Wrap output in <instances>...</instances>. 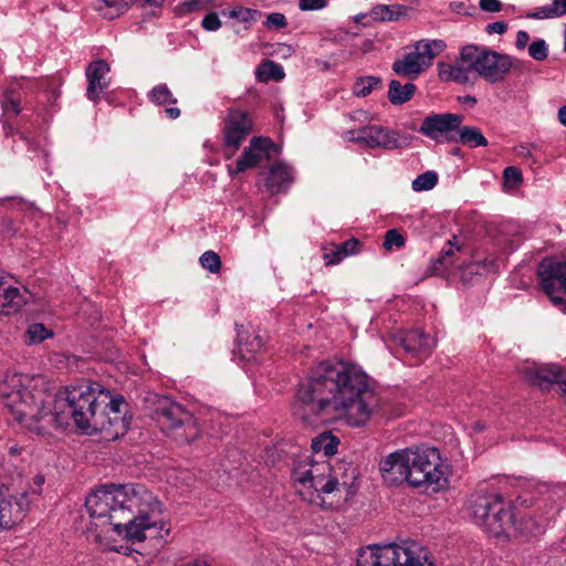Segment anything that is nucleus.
<instances>
[{"label":"nucleus","instance_id":"1","mask_svg":"<svg viewBox=\"0 0 566 566\" xmlns=\"http://www.w3.org/2000/svg\"><path fill=\"white\" fill-rule=\"evenodd\" d=\"M380 405L377 382L359 366L322 361L300 386L292 411L302 421L317 417L323 424H366L374 420Z\"/></svg>","mask_w":566,"mask_h":566},{"label":"nucleus","instance_id":"2","mask_svg":"<svg viewBox=\"0 0 566 566\" xmlns=\"http://www.w3.org/2000/svg\"><path fill=\"white\" fill-rule=\"evenodd\" d=\"M109 395L98 384L82 380L48 394L40 375L7 374L0 382V398L13 421H44L48 424H90L96 413L98 394Z\"/></svg>","mask_w":566,"mask_h":566},{"label":"nucleus","instance_id":"3","mask_svg":"<svg viewBox=\"0 0 566 566\" xmlns=\"http://www.w3.org/2000/svg\"><path fill=\"white\" fill-rule=\"evenodd\" d=\"M85 506L91 518L88 531L103 549L118 552L103 542L112 535L142 542L148 532H169L161 518V502L143 484L102 485L86 497Z\"/></svg>","mask_w":566,"mask_h":566},{"label":"nucleus","instance_id":"4","mask_svg":"<svg viewBox=\"0 0 566 566\" xmlns=\"http://www.w3.org/2000/svg\"><path fill=\"white\" fill-rule=\"evenodd\" d=\"M355 469L350 475L345 464L333 467L328 460L302 455L293 463L292 480L296 493L306 502L334 510L354 494Z\"/></svg>","mask_w":566,"mask_h":566},{"label":"nucleus","instance_id":"5","mask_svg":"<svg viewBox=\"0 0 566 566\" xmlns=\"http://www.w3.org/2000/svg\"><path fill=\"white\" fill-rule=\"evenodd\" d=\"M411 488L439 492L448 488L451 468L447 459L436 447L421 446L409 448Z\"/></svg>","mask_w":566,"mask_h":566},{"label":"nucleus","instance_id":"6","mask_svg":"<svg viewBox=\"0 0 566 566\" xmlns=\"http://www.w3.org/2000/svg\"><path fill=\"white\" fill-rule=\"evenodd\" d=\"M468 510L476 525L493 536L505 534L514 526L511 503L496 493H474L468 500Z\"/></svg>","mask_w":566,"mask_h":566},{"label":"nucleus","instance_id":"7","mask_svg":"<svg viewBox=\"0 0 566 566\" xmlns=\"http://www.w3.org/2000/svg\"><path fill=\"white\" fill-rule=\"evenodd\" d=\"M356 566H436L426 549L413 541L359 549Z\"/></svg>","mask_w":566,"mask_h":566},{"label":"nucleus","instance_id":"8","mask_svg":"<svg viewBox=\"0 0 566 566\" xmlns=\"http://www.w3.org/2000/svg\"><path fill=\"white\" fill-rule=\"evenodd\" d=\"M461 59L489 83L503 81L513 65L510 55L485 48L480 49L475 45L464 46L461 51Z\"/></svg>","mask_w":566,"mask_h":566},{"label":"nucleus","instance_id":"9","mask_svg":"<svg viewBox=\"0 0 566 566\" xmlns=\"http://www.w3.org/2000/svg\"><path fill=\"white\" fill-rule=\"evenodd\" d=\"M447 48L443 40L422 39L413 44V50L397 59L392 71L402 77L416 80L433 63V60Z\"/></svg>","mask_w":566,"mask_h":566},{"label":"nucleus","instance_id":"10","mask_svg":"<svg viewBox=\"0 0 566 566\" xmlns=\"http://www.w3.org/2000/svg\"><path fill=\"white\" fill-rule=\"evenodd\" d=\"M537 275L541 286L551 302L566 313V260L545 258L541 261Z\"/></svg>","mask_w":566,"mask_h":566},{"label":"nucleus","instance_id":"11","mask_svg":"<svg viewBox=\"0 0 566 566\" xmlns=\"http://www.w3.org/2000/svg\"><path fill=\"white\" fill-rule=\"evenodd\" d=\"M29 506L27 492L9 494L4 482L0 480V532L12 530L20 524L24 520Z\"/></svg>","mask_w":566,"mask_h":566},{"label":"nucleus","instance_id":"12","mask_svg":"<svg viewBox=\"0 0 566 566\" xmlns=\"http://www.w3.org/2000/svg\"><path fill=\"white\" fill-rule=\"evenodd\" d=\"M464 117L454 113H432L422 119L419 133L436 142H455L452 133L459 129Z\"/></svg>","mask_w":566,"mask_h":566},{"label":"nucleus","instance_id":"13","mask_svg":"<svg viewBox=\"0 0 566 566\" xmlns=\"http://www.w3.org/2000/svg\"><path fill=\"white\" fill-rule=\"evenodd\" d=\"M347 140L366 145L369 148L396 149L400 146L399 134L379 125H368L345 133Z\"/></svg>","mask_w":566,"mask_h":566},{"label":"nucleus","instance_id":"14","mask_svg":"<svg viewBox=\"0 0 566 566\" xmlns=\"http://www.w3.org/2000/svg\"><path fill=\"white\" fill-rule=\"evenodd\" d=\"M253 128V120L249 113L231 108L223 120L224 147L231 155L239 149L243 140L250 135Z\"/></svg>","mask_w":566,"mask_h":566},{"label":"nucleus","instance_id":"15","mask_svg":"<svg viewBox=\"0 0 566 566\" xmlns=\"http://www.w3.org/2000/svg\"><path fill=\"white\" fill-rule=\"evenodd\" d=\"M379 469L382 480L387 485L395 486L406 482L410 486L409 448L389 453L379 462Z\"/></svg>","mask_w":566,"mask_h":566},{"label":"nucleus","instance_id":"16","mask_svg":"<svg viewBox=\"0 0 566 566\" xmlns=\"http://www.w3.org/2000/svg\"><path fill=\"white\" fill-rule=\"evenodd\" d=\"M145 400L154 403V407L149 406V408L151 409L153 420L157 422L167 421L170 424H187L191 420V413L168 397L149 392Z\"/></svg>","mask_w":566,"mask_h":566},{"label":"nucleus","instance_id":"17","mask_svg":"<svg viewBox=\"0 0 566 566\" xmlns=\"http://www.w3.org/2000/svg\"><path fill=\"white\" fill-rule=\"evenodd\" d=\"M525 376L536 387L542 390L549 389L554 385H558L565 392L566 388V369L557 364H532L525 367Z\"/></svg>","mask_w":566,"mask_h":566},{"label":"nucleus","instance_id":"18","mask_svg":"<svg viewBox=\"0 0 566 566\" xmlns=\"http://www.w3.org/2000/svg\"><path fill=\"white\" fill-rule=\"evenodd\" d=\"M274 144L270 138L253 137L248 147H245L241 156L235 161L234 167L229 165L228 170L231 176L243 172L250 168L255 167L264 158L270 157Z\"/></svg>","mask_w":566,"mask_h":566},{"label":"nucleus","instance_id":"19","mask_svg":"<svg viewBox=\"0 0 566 566\" xmlns=\"http://www.w3.org/2000/svg\"><path fill=\"white\" fill-rule=\"evenodd\" d=\"M109 70V65L104 60H97L88 64L86 69L88 82L86 96L88 99L96 102L101 98V95L109 85L107 80Z\"/></svg>","mask_w":566,"mask_h":566},{"label":"nucleus","instance_id":"20","mask_svg":"<svg viewBox=\"0 0 566 566\" xmlns=\"http://www.w3.org/2000/svg\"><path fill=\"white\" fill-rule=\"evenodd\" d=\"M27 291L10 283V277L0 271V314L10 315L18 312L27 303Z\"/></svg>","mask_w":566,"mask_h":566},{"label":"nucleus","instance_id":"21","mask_svg":"<svg viewBox=\"0 0 566 566\" xmlns=\"http://www.w3.org/2000/svg\"><path fill=\"white\" fill-rule=\"evenodd\" d=\"M400 343L406 353L418 360L427 358L436 346V340L420 329L406 332L401 336Z\"/></svg>","mask_w":566,"mask_h":566},{"label":"nucleus","instance_id":"22","mask_svg":"<svg viewBox=\"0 0 566 566\" xmlns=\"http://www.w3.org/2000/svg\"><path fill=\"white\" fill-rule=\"evenodd\" d=\"M30 81L25 78H14L8 83V86L1 98V106L4 115L18 116L21 113V101L28 94Z\"/></svg>","mask_w":566,"mask_h":566},{"label":"nucleus","instance_id":"23","mask_svg":"<svg viewBox=\"0 0 566 566\" xmlns=\"http://www.w3.org/2000/svg\"><path fill=\"white\" fill-rule=\"evenodd\" d=\"M293 181V171L285 164H274L265 179V187L270 193L275 195L284 191Z\"/></svg>","mask_w":566,"mask_h":566},{"label":"nucleus","instance_id":"24","mask_svg":"<svg viewBox=\"0 0 566 566\" xmlns=\"http://www.w3.org/2000/svg\"><path fill=\"white\" fill-rule=\"evenodd\" d=\"M470 71H472L470 64L462 62L461 57L460 61L454 64L439 63V76L443 81H453L464 84L469 81Z\"/></svg>","mask_w":566,"mask_h":566},{"label":"nucleus","instance_id":"25","mask_svg":"<svg viewBox=\"0 0 566 566\" xmlns=\"http://www.w3.org/2000/svg\"><path fill=\"white\" fill-rule=\"evenodd\" d=\"M238 349L243 359L250 360L254 354L263 347V339L260 335L252 333L251 335L245 331L238 329Z\"/></svg>","mask_w":566,"mask_h":566},{"label":"nucleus","instance_id":"26","mask_svg":"<svg viewBox=\"0 0 566 566\" xmlns=\"http://www.w3.org/2000/svg\"><path fill=\"white\" fill-rule=\"evenodd\" d=\"M566 15V0H551L549 4L542 6L525 14L526 19L548 20Z\"/></svg>","mask_w":566,"mask_h":566},{"label":"nucleus","instance_id":"27","mask_svg":"<svg viewBox=\"0 0 566 566\" xmlns=\"http://www.w3.org/2000/svg\"><path fill=\"white\" fill-rule=\"evenodd\" d=\"M496 270V261L494 259H485L483 261H472L461 266L460 275L463 282H470L473 275H484Z\"/></svg>","mask_w":566,"mask_h":566},{"label":"nucleus","instance_id":"28","mask_svg":"<svg viewBox=\"0 0 566 566\" xmlns=\"http://www.w3.org/2000/svg\"><path fill=\"white\" fill-rule=\"evenodd\" d=\"M455 132L458 133V135L455 136L454 143H461L471 148L488 146L486 138L483 136L482 132L478 127L460 126L459 129H457Z\"/></svg>","mask_w":566,"mask_h":566},{"label":"nucleus","instance_id":"29","mask_svg":"<svg viewBox=\"0 0 566 566\" xmlns=\"http://www.w3.org/2000/svg\"><path fill=\"white\" fill-rule=\"evenodd\" d=\"M406 13V7L401 4H377L370 10L374 21L389 22L398 21Z\"/></svg>","mask_w":566,"mask_h":566},{"label":"nucleus","instance_id":"30","mask_svg":"<svg viewBox=\"0 0 566 566\" xmlns=\"http://www.w3.org/2000/svg\"><path fill=\"white\" fill-rule=\"evenodd\" d=\"M416 85L413 83H406L402 85L399 81L392 80L389 83L388 98L394 105H401L413 96Z\"/></svg>","mask_w":566,"mask_h":566},{"label":"nucleus","instance_id":"31","mask_svg":"<svg viewBox=\"0 0 566 566\" xmlns=\"http://www.w3.org/2000/svg\"><path fill=\"white\" fill-rule=\"evenodd\" d=\"M108 417L109 424H117L118 422H129L132 417H127L128 403L123 396H116L108 402Z\"/></svg>","mask_w":566,"mask_h":566},{"label":"nucleus","instance_id":"32","mask_svg":"<svg viewBox=\"0 0 566 566\" xmlns=\"http://www.w3.org/2000/svg\"><path fill=\"white\" fill-rule=\"evenodd\" d=\"M339 444L338 438L331 433H322L312 441V449L314 453H323L324 457L334 455L337 452Z\"/></svg>","mask_w":566,"mask_h":566},{"label":"nucleus","instance_id":"33","mask_svg":"<svg viewBox=\"0 0 566 566\" xmlns=\"http://www.w3.org/2000/svg\"><path fill=\"white\" fill-rule=\"evenodd\" d=\"M284 75L283 67L270 60L262 62L255 71V76L260 82H268L270 80L280 81Z\"/></svg>","mask_w":566,"mask_h":566},{"label":"nucleus","instance_id":"34","mask_svg":"<svg viewBox=\"0 0 566 566\" xmlns=\"http://www.w3.org/2000/svg\"><path fill=\"white\" fill-rule=\"evenodd\" d=\"M228 17L231 19H235L241 23L247 24L249 28L251 24L258 21L261 17V12L259 10L245 8L242 6H237L228 11Z\"/></svg>","mask_w":566,"mask_h":566},{"label":"nucleus","instance_id":"35","mask_svg":"<svg viewBox=\"0 0 566 566\" xmlns=\"http://www.w3.org/2000/svg\"><path fill=\"white\" fill-rule=\"evenodd\" d=\"M52 336L53 332L48 329L43 324L33 323L29 325L25 332V343L30 345L39 344L48 338H51Z\"/></svg>","mask_w":566,"mask_h":566},{"label":"nucleus","instance_id":"36","mask_svg":"<svg viewBox=\"0 0 566 566\" xmlns=\"http://www.w3.org/2000/svg\"><path fill=\"white\" fill-rule=\"evenodd\" d=\"M381 83L380 77L377 76H363L357 78L353 86V93L358 97L369 95Z\"/></svg>","mask_w":566,"mask_h":566},{"label":"nucleus","instance_id":"37","mask_svg":"<svg viewBox=\"0 0 566 566\" xmlns=\"http://www.w3.org/2000/svg\"><path fill=\"white\" fill-rule=\"evenodd\" d=\"M167 482L176 489L190 486L193 482L192 474L187 470L170 469L166 473Z\"/></svg>","mask_w":566,"mask_h":566},{"label":"nucleus","instance_id":"38","mask_svg":"<svg viewBox=\"0 0 566 566\" xmlns=\"http://www.w3.org/2000/svg\"><path fill=\"white\" fill-rule=\"evenodd\" d=\"M438 184V175L437 172L429 170L421 175H419L413 181H412V190L420 192V191H428L436 187Z\"/></svg>","mask_w":566,"mask_h":566},{"label":"nucleus","instance_id":"39","mask_svg":"<svg viewBox=\"0 0 566 566\" xmlns=\"http://www.w3.org/2000/svg\"><path fill=\"white\" fill-rule=\"evenodd\" d=\"M149 98L151 102L159 104V105L169 104V103L175 104L177 102L172 97V94L166 84H159V85L155 86L149 93Z\"/></svg>","mask_w":566,"mask_h":566},{"label":"nucleus","instance_id":"40","mask_svg":"<svg viewBox=\"0 0 566 566\" xmlns=\"http://www.w3.org/2000/svg\"><path fill=\"white\" fill-rule=\"evenodd\" d=\"M96 9L107 20H113L124 13L119 12V0H101Z\"/></svg>","mask_w":566,"mask_h":566},{"label":"nucleus","instance_id":"41","mask_svg":"<svg viewBox=\"0 0 566 566\" xmlns=\"http://www.w3.org/2000/svg\"><path fill=\"white\" fill-rule=\"evenodd\" d=\"M200 265L211 273H218L221 269L220 256L213 251H206L199 258Z\"/></svg>","mask_w":566,"mask_h":566},{"label":"nucleus","instance_id":"42","mask_svg":"<svg viewBox=\"0 0 566 566\" xmlns=\"http://www.w3.org/2000/svg\"><path fill=\"white\" fill-rule=\"evenodd\" d=\"M528 54L536 61H544L548 55V45L545 40L537 39L528 45Z\"/></svg>","mask_w":566,"mask_h":566},{"label":"nucleus","instance_id":"43","mask_svg":"<svg viewBox=\"0 0 566 566\" xmlns=\"http://www.w3.org/2000/svg\"><path fill=\"white\" fill-rule=\"evenodd\" d=\"M323 258L326 265L337 264L347 258V253L342 251L339 244L324 249Z\"/></svg>","mask_w":566,"mask_h":566},{"label":"nucleus","instance_id":"44","mask_svg":"<svg viewBox=\"0 0 566 566\" xmlns=\"http://www.w3.org/2000/svg\"><path fill=\"white\" fill-rule=\"evenodd\" d=\"M504 184L511 188H517L522 181V171L514 166L506 167L503 171Z\"/></svg>","mask_w":566,"mask_h":566},{"label":"nucleus","instance_id":"45","mask_svg":"<svg viewBox=\"0 0 566 566\" xmlns=\"http://www.w3.org/2000/svg\"><path fill=\"white\" fill-rule=\"evenodd\" d=\"M405 238L402 234L396 229L388 230L385 234L384 248L386 250H391L394 248L399 249L403 247Z\"/></svg>","mask_w":566,"mask_h":566},{"label":"nucleus","instance_id":"46","mask_svg":"<svg viewBox=\"0 0 566 566\" xmlns=\"http://www.w3.org/2000/svg\"><path fill=\"white\" fill-rule=\"evenodd\" d=\"M264 24L269 29L280 30L286 27L287 21L283 13L272 12L268 14Z\"/></svg>","mask_w":566,"mask_h":566},{"label":"nucleus","instance_id":"47","mask_svg":"<svg viewBox=\"0 0 566 566\" xmlns=\"http://www.w3.org/2000/svg\"><path fill=\"white\" fill-rule=\"evenodd\" d=\"M221 20L216 12L206 14L201 21V27L209 32L217 31L221 28Z\"/></svg>","mask_w":566,"mask_h":566},{"label":"nucleus","instance_id":"48","mask_svg":"<svg viewBox=\"0 0 566 566\" xmlns=\"http://www.w3.org/2000/svg\"><path fill=\"white\" fill-rule=\"evenodd\" d=\"M202 8V0H187L179 3L176 10L178 14H188Z\"/></svg>","mask_w":566,"mask_h":566},{"label":"nucleus","instance_id":"49","mask_svg":"<svg viewBox=\"0 0 566 566\" xmlns=\"http://www.w3.org/2000/svg\"><path fill=\"white\" fill-rule=\"evenodd\" d=\"M328 6L327 0H300L298 8L302 11H316L325 9Z\"/></svg>","mask_w":566,"mask_h":566},{"label":"nucleus","instance_id":"50","mask_svg":"<svg viewBox=\"0 0 566 566\" xmlns=\"http://www.w3.org/2000/svg\"><path fill=\"white\" fill-rule=\"evenodd\" d=\"M197 427H167V431H165V434L172 436L174 438H178L179 436L186 434L187 437L190 436L193 438L197 434Z\"/></svg>","mask_w":566,"mask_h":566},{"label":"nucleus","instance_id":"51","mask_svg":"<svg viewBox=\"0 0 566 566\" xmlns=\"http://www.w3.org/2000/svg\"><path fill=\"white\" fill-rule=\"evenodd\" d=\"M359 241L357 239H349L343 243H339L343 252L347 253V256L356 254L359 251Z\"/></svg>","mask_w":566,"mask_h":566},{"label":"nucleus","instance_id":"52","mask_svg":"<svg viewBox=\"0 0 566 566\" xmlns=\"http://www.w3.org/2000/svg\"><path fill=\"white\" fill-rule=\"evenodd\" d=\"M479 4L485 12H499L502 9L500 0H480Z\"/></svg>","mask_w":566,"mask_h":566},{"label":"nucleus","instance_id":"53","mask_svg":"<svg viewBox=\"0 0 566 566\" xmlns=\"http://www.w3.org/2000/svg\"><path fill=\"white\" fill-rule=\"evenodd\" d=\"M507 30V24L503 21H496L489 23L485 28V31L489 34H503Z\"/></svg>","mask_w":566,"mask_h":566},{"label":"nucleus","instance_id":"54","mask_svg":"<svg viewBox=\"0 0 566 566\" xmlns=\"http://www.w3.org/2000/svg\"><path fill=\"white\" fill-rule=\"evenodd\" d=\"M166 0H135V2L143 9H150L151 11L160 9Z\"/></svg>","mask_w":566,"mask_h":566},{"label":"nucleus","instance_id":"55","mask_svg":"<svg viewBox=\"0 0 566 566\" xmlns=\"http://www.w3.org/2000/svg\"><path fill=\"white\" fill-rule=\"evenodd\" d=\"M530 41V35L526 31H518L516 33V41H515V45L518 50H523L527 46V43Z\"/></svg>","mask_w":566,"mask_h":566},{"label":"nucleus","instance_id":"56","mask_svg":"<svg viewBox=\"0 0 566 566\" xmlns=\"http://www.w3.org/2000/svg\"><path fill=\"white\" fill-rule=\"evenodd\" d=\"M449 247L448 248H443L442 251H441V262L449 265V262H448V258L451 256L453 254V247H454V243L453 241H449L448 242Z\"/></svg>","mask_w":566,"mask_h":566},{"label":"nucleus","instance_id":"57","mask_svg":"<svg viewBox=\"0 0 566 566\" xmlns=\"http://www.w3.org/2000/svg\"><path fill=\"white\" fill-rule=\"evenodd\" d=\"M77 428L80 429L81 434H87V436H93V434L97 433V431H98L97 427L85 426V427H77Z\"/></svg>","mask_w":566,"mask_h":566},{"label":"nucleus","instance_id":"58","mask_svg":"<svg viewBox=\"0 0 566 566\" xmlns=\"http://www.w3.org/2000/svg\"><path fill=\"white\" fill-rule=\"evenodd\" d=\"M167 116L171 119H176L180 116V109L177 107H168L165 109Z\"/></svg>","mask_w":566,"mask_h":566},{"label":"nucleus","instance_id":"59","mask_svg":"<svg viewBox=\"0 0 566 566\" xmlns=\"http://www.w3.org/2000/svg\"><path fill=\"white\" fill-rule=\"evenodd\" d=\"M558 122L566 127V106H562L557 112Z\"/></svg>","mask_w":566,"mask_h":566},{"label":"nucleus","instance_id":"60","mask_svg":"<svg viewBox=\"0 0 566 566\" xmlns=\"http://www.w3.org/2000/svg\"><path fill=\"white\" fill-rule=\"evenodd\" d=\"M136 3L135 0H119L120 9L119 12H126L127 9L133 4Z\"/></svg>","mask_w":566,"mask_h":566},{"label":"nucleus","instance_id":"61","mask_svg":"<svg viewBox=\"0 0 566 566\" xmlns=\"http://www.w3.org/2000/svg\"><path fill=\"white\" fill-rule=\"evenodd\" d=\"M367 14L366 13H358L356 15L353 17V21L357 24H365L364 23V20L366 19Z\"/></svg>","mask_w":566,"mask_h":566},{"label":"nucleus","instance_id":"62","mask_svg":"<svg viewBox=\"0 0 566 566\" xmlns=\"http://www.w3.org/2000/svg\"><path fill=\"white\" fill-rule=\"evenodd\" d=\"M187 566H211V565H209L208 563H206L203 560H195V562L189 563Z\"/></svg>","mask_w":566,"mask_h":566},{"label":"nucleus","instance_id":"63","mask_svg":"<svg viewBox=\"0 0 566 566\" xmlns=\"http://www.w3.org/2000/svg\"><path fill=\"white\" fill-rule=\"evenodd\" d=\"M34 483L40 488L43 485L44 483V476L43 475H36L34 478Z\"/></svg>","mask_w":566,"mask_h":566},{"label":"nucleus","instance_id":"64","mask_svg":"<svg viewBox=\"0 0 566 566\" xmlns=\"http://www.w3.org/2000/svg\"><path fill=\"white\" fill-rule=\"evenodd\" d=\"M464 101H465V102H470L471 104H474V103L476 102V99H475L474 97H472V96H467V97L464 98Z\"/></svg>","mask_w":566,"mask_h":566}]
</instances>
